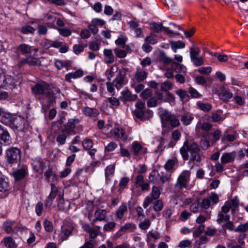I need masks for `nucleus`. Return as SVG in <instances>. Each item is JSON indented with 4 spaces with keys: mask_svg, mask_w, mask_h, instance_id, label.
I'll use <instances>...</instances> for the list:
<instances>
[{
    "mask_svg": "<svg viewBox=\"0 0 248 248\" xmlns=\"http://www.w3.org/2000/svg\"><path fill=\"white\" fill-rule=\"evenodd\" d=\"M17 49L23 54H31L32 50H34L35 52L38 51L37 48L33 49L31 46L26 44H22L19 45Z\"/></svg>",
    "mask_w": 248,
    "mask_h": 248,
    "instance_id": "21",
    "label": "nucleus"
},
{
    "mask_svg": "<svg viewBox=\"0 0 248 248\" xmlns=\"http://www.w3.org/2000/svg\"><path fill=\"white\" fill-rule=\"evenodd\" d=\"M219 97L223 101L227 102L232 98L233 94L229 90L223 89L219 93Z\"/></svg>",
    "mask_w": 248,
    "mask_h": 248,
    "instance_id": "24",
    "label": "nucleus"
},
{
    "mask_svg": "<svg viewBox=\"0 0 248 248\" xmlns=\"http://www.w3.org/2000/svg\"><path fill=\"white\" fill-rule=\"evenodd\" d=\"M147 75V72H146L144 70H140L137 68L135 77L136 79L138 81L140 82L146 78Z\"/></svg>",
    "mask_w": 248,
    "mask_h": 248,
    "instance_id": "30",
    "label": "nucleus"
},
{
    "mask_svg": "<svg viewBox=\"0 0 248 248\" xmlns=\"http://www.w3.org/2000/svg\"><path fill=\"white\" fill-rule=\"evenodd\" d=\"M43 224L46 231L51 232L53 231V227L52 223L49 221L47 218H45L44 220Z\"/></svg>",
    "mask_w": 248,
    "mask_h": 248,
    "instance_id": "47",
    "label": "nucleus"
},
{
    "mask_svg": "<svg viewBox=\"0 0 248 248\" xmlns=\"http://www.w3.org/2000/svg\"><path fill=\"white\" fill-rule=\"evenodd\" d=\"M150 26L151 29L156 32H159L162 30L163 26L155 22L150 24Z\"/></svg>",
    "mask_w": 248,
    "mask_h": 248,
    "instance_id": "56",
    "label": "nucleus"
},
{
    "mask_svg": "<svg viewBox=\"0 0 248 248\" xmlns=\"http://www.w3.org/2000/svg\"><path fill=\"white\" fill-rule=\"evenodd\" d=\"M116 47H124V36L120 35L115 41Z\"/></svg>",
    "mask_w": 248,
    "mask_h": 248,
    "instance_id": "59",
    "label": "nucleus"
},
{
    "mask_svg": "<svg viewBox=\"0 0 248 248\" xmlns=\"http://www.w3.org/2000/svg\"><path fill=\"white\" fill-rule=\"evenodd\" d=\"M212 69L210 66L202 67L199 68L198 71L201 74L209 75L211 72Z\"/></svg>",
    "mask_w": 248,
    "mask_h": 248,
    "instance_id": "57",
    "label": "nucleus"
},
{
    "mask_svg": "<svg viewBox=\"0 0 248 248\" xmlns=\"http://www.w3.org/2000/svg\"><path fill=\"white\" fill-rule=\"evenodd\" d=\"M0 142L5 145H9L12 142L11 138L8 131L0 124Z\"/></svg>",
    "mask_w": 248,
    "mask_h": 248,
    "instance_id": "10",
    "label": "nucleus"
},
{
    "mask_svg": "<svg viewBox=\"0 0 248 248\" xmlns=\"http://www.w3.org/2000/svg\"><path fill=\"white\" fill-rule=\"evenodd\" d=\"M161 187L155 186H153L151 195L154 200H156L159 197L161 193Z\"/></svg>",
    "mask_w": 248,
    "mask_h": 248,
    "instance_id": "40",
    "label": "nucleus"
},
{
    "mask_svg": "<svg viewBox=\"0 0 248 248\" xmlns=\"http://www.w3.org/2000/svg\"><path fill=\"white\" fill-rule=\"evenodd\" d=\"M83 76V71L80 70H78L74 72L69 73L65 76V80L71 82V79H75L81 77Z\"/></svg>",
    "mask_w": 248,
    "mask_h": 248,
    "instance_id": "20",
    "label": "nucleus"
},
{
    "mask_svg": "<svg viewBox=\"0 0 248 248\" xmlns=\"http://www.w3.org/2000/svg\"><path fill=\"white\" fill-rule=\"evenodd\" d=\"M1 243H3L7 248H16L17 245L16 244L15 241L11 237H4Z\"/></svg>",
    "mask_w": 248,
    "mask_h": 248,
    "instance_id": "26",
    "label": "nucleus"
},
{
    "mask_svg": "<svg viewBox=\"0 0 248 248\" xmlns=\"http://www.w3.org/2000/svg\"><path fill=\"white\" fill-rule=\"evenodd\" d=\"M188 93L190 94V96L192 98H199L202 97V95L199 93L198 91L195 88L190 87L189 88L188 90Z\"/></svg>",
    "mask_w": 248,
    "mask_h": 248,
    "instance_id": "44",
    "label": "nucleus"
},
{
    "mask_svg": "<svg viewBox=\"0 0 248 248\" xmlns=\"http://www.w3.org/2000/svg\"><path fill=\"white\" fill-rule=\"evenodd\" d=\"M189 52H190V57L191 60H194V59L198 58L199 57L200 53H201V50L199 48H194L191 47L189 48Z\"/></svg>",
    "mask_w": 248,
    "mask_h": 248,
    "instance_id": "39",
    "label": "nucleus"
},
{
    "mask_svg": "<svg viewBox=\"0 0 248 248\" xmlns=\"http://www.w3.org/2000/svg\"><path fill=\"white\" fill-rule=\"evenodd\" d=\"M193 119V115L189 112L184 113L181 117L182 122L184 125H186L190 124Z\"/></svg>",
    "mask_w": 248,
    "mask_h": 248,
    "instance_id": "25",
    "label": "nucleus"
},
{
    "mask_svg": "<svg viewBox=\"0 0 248 248\" xmlns=\"http://www.w3.org/2000/svg\"><path fill=\"white\" fill-rule=\"evenodd\" d=\"M156 96L158 98V100L162 102H167L170 103H173L175 100V98L173 94L170 92H166L164 94L160 93H156Z\"/></svg>",
    "mask_w": 248,
    "mask_h": 248,
    "instance_id": "13",
    "label": "nucleus"
},
{
    "mask_svg": "<svg viewBox=\"0 0 248 248\" xmlns=\"http://www.w3.org/2000/svg\"><path fill=\"white\" fill-rule=\"evenodd\" d=\"M57 205L60 210H64L69 206V203L67 201L65 202L62 197L60 196Z\"/></svg>",
    "mask_w": 248,
    "mask_h": 248,
    "instance_id": "36",
    "label": "nucleus"
},
{
    "mask_svg": "<svg viewBox=\"0 0 248 248\" xmlns=\"http://www.w3.org/2000/svg\"><path fill=\"white\" fill-rule=\"evenodd\" d=\"M95 218L92 222V225H94L96 221H107V211L104 209H98L94 212Z\"/></svg>",
    "mask_w": 248,
    "mask_h": 248,
    "instance_id": "14",
    "label": "nucleus"
},
{
    "mask_svg": "<svg viewBox=\"0 0 248 248\" xmlns=\"http://www.w3.org/2000/svg\"><path fill=\"white\" fill-rule=\"evenodd\" d=\"M180 153L184 160H188V164H192L191 169L194 165L199 166L203 158L199 146L195 143L189 144L187 139L184 141L180 149Z\"/></svg>",
    "mask_w": 248,
    "mask_h": 248,
    "instance_id": "1",
    "label": "nucleus"
},
{
    "mask_svg": "<svg viewBox=\"0 0 248 248\" xmlns=\"http://www.w3.org/2000/svg\"><path fill=\"white\" fill-rule=\"evenodd\" d=\"M113 134L114 137L120 140H124V130L118 124H115L113 130Z\"/></svg>",
    "mask_w": 248,
    "mask_h": 248,
    "instance_id": "23",
    "label": "nucleus"
},
{
    "mask_svg": "<svg viewBox=\"0 0 248 248\" xmlns=\"http://www.w3.org/2000/svg\"><path fill=\"white\" fill-rule=\"evenodd\" d=\"M14 78L8 75H5L2 68L0 67V88L12 89L15 87Z\"/></svg>",
    "mask_w": 248,
    "mask_h": 248,
    "instance_id": "4",
    "label": "nucleus"
},
{
    "mask_svg": "<svg viewBox=\"0 0 248 248\" xmlns=\"http://www.w3.org/2000/svg\"><path fill=\"white\" fill-rule=\"evenodd\" d=\"M76 225L72 222L66 221L61 227V236L62 240H65L70 236L74 232Z\"/></svg>",
    "mask_w": 248,
    "mask_h": 248,
    "instance_id": "6",
    "label": "nucleus"
},
{
    "mask_svg": "<svg viewBox=\"0 0 248 248\" xmlns=\"http://www.w3.org/2000/svg\"><path fill=\"white\" fill-rule=\"evenodd\" d=\"M205 226L203 224H200L198 228L193 232L194 237H198L204 230Z\"/></svg>",
    "mask_w": 248,
    "mask_h": 248,
    "instance_id": "64",
    "label": "nucleus"
},
{
    "mask_svg": "<svg viewBox=\"0 0 248 248\" xmlns=\"http://www.w3.org/2000/svg\"><path fill=\"white\" fill-rule=\"evenodd\" d=\"M28 169L26 165H23L19 169L14 171L12 174L15 181H19L25 178L27 173Z\"/></svg>",
    "mask_w": 248,
    "mask_h": 248,
    "instance_id": "12",
    "label": "nucleus"
},
{
    "mask_svg": "<svg viewBox=\"0 0 248 248\" xmlns=\"http://www.w3.org/2000/svg\"><path fill=\"white\" fill-rule=\"evenodd\" d=\"M219 201L217 194L212 193L210 195L202 199L201 207L205 209L209 208L212 205L217 203Z\"/></svg>",
    "mask_w": 248,
    "mask_h": 248,
    "instance_id": "7",
    "label": "nucleus"
},
{
    "mask_svg": "<svg viewBox=\"0 0 248 248\" xmlns=\"http://www.w3.org/2000/svg\"><path fill=\"white\" fill-rule=\"evenodd\" d=\"M114 52L116 57L119 58H124V47H116Z\"/></svg>",
    "mask_w": 248,
    "mask_h": 248,
    "instance_id": "54",
    "label": "nucleus"
},
{
    "mask_svg": "<svg viewBox=\"0 0 248 248\" xmlns=\"http://www.w3.org/2000/svg\"><path fill=\"white\" fill-rule=\"evenodd\" d=\"M160 117L163 125H164V122H170L172 127L178 126L180 124L178 117L175 115L171 114L167 111L163 112L160 115Z\"/></svg>",
    "mask_w": 248,
    "mask_h": 248,
    "instance_id": "5",
    "label": "nucleus"
},
{
    "mask_svg": "<svg viewBox=\"0 0 248 248\" xmlns=\"http://www.w3.org/2000/svg\"><path fill=\"white\" fill-rule=\"evenodd\" d=\"M46 89V85L45 84L36 83L31 87V91L35 95L43 94Z\"/></svg>",
    "mask_w": 248,
    "mask_h": 248,
    "instance_id": "17",
    "label": "nucleus"
},
{
    "mask_svg": "<svg viewBox=\"0 0 248 248\" xmlns=\"http://www.w3.org/2000/svg\"><path fill=\"white\" fill-rule=\"evenodd\" d=\"M79 122L78 119H69L66 124L64 125V128L62 130V132H65L70 135L75 134L74 129L76 125Z\"/></svg>",
    "mask_w": 248,
    "mask_h": 248,
    "instance_id": "9",
    "label": "nucleus"
},
{
    "mask_svg": "<svg viewBox=\"0 0 248 248\" xmlns=\"http://www.w3.org/2000/svg\"><path fill=\"white\" fill-rule=\"evenodd\" d=\"M114 173V166L113 165L108 166L105 170V177L107 181L113 175Z\"/></svg>",
    "mask_w": 248,
    "mask_h": 248,
    "instance_id": "33",
    "label": "nucleus"
},
{
    "mask_svg": "<svg viewBox=\"0 0 248 248\" xmlns=\"http://www.w3.org/2000/svg\"><path fill=\"white\" fill-rule=\"evenodd\" d=\"M230 219V216L229 215L225 214L223 213L219 212L218 214L217 221L218 223H222L223 222L229 221Z\"/></svg>",
    "mask_w": 248,
    "mask_h": 248,
    "instance_id": "38",
    "label": "nucleus"
},
{
    "mask_svg": "<svg viewBox=\"0 0 248 248\" xmlns=\"http://www.w3.org/2000/svg\"><path fill=\"white\" fill-rule=\"evenodd\" d=\"M113 83L115 84V87L118 90L120 89L124 84V77L121 75L115 78Z\"/></svg>",
    "mask_w": 248,
    "mask_h": 248,
    "instance_id": "41",
    "label": "nucleus"
},
{
    "mask_svg": "<svg viewBox=\"0 0 248 248\" xmlns=\"http://www.w3.org/2000/svg\"><path fill=\"white\" fill-rule=\"evenodd\" d=\"M171 68L173 71L176 73H185L186 70V66L177 62L172 63Z\"/></svg>",
    "mask_w": 248,
    "mask_h": 248,
    "instance_id": "29",
    "label": "nucleus"
},
{
    "mask_svg": "<svg viewBox=\"0 0 248 248\" xmlns=\"http://www.w3.org/2000/svg\"><path fill=\"white\" fill-rule=\"evenodd\" d=\"M21 32L26 34L29 33L33 34L35 31V29L30 25H25L21 29Z\"/></svg>",
    "mask_w": 248,
    "mask_h": 248,
    "instance_id": "45",
    "label": "nucleus"
},
{
    "mask_svg": "<svg viewBox=\"0 0 248 248\" xmlns=\"http://www.w3.org/2000/svg\"><path fill=\"white\" fill-rule=\"evenodd\" d=\"M153 115V111L150 110H148L147 112H144L143 111H142L141 110L139 111L138 112H137L136 113L137 117L139 118H141V119L146 118H149L150 117H152Z\"/></svg>",
    "mask_w": 248,
    "mask_h": 248,
    "instance_id": "37",
    "label": "nucleus"
},
{
    "mask_svg": "<svg viewBox=\"0 0 248 248\" xmlns=\"http://www.w3.org/2000/svg\"><path fill=\"white\" fill-rule=\"evenodd\" d=\"M9 187L8 182L5 180L1 174L0 176V192H5L9 190Z\"/></svg>",
    "mask_w": 248,
    "mask_h": 248,
    "instance_id": "31",
    "label": "nucleus"
},
{
    "mask_svg": "<svg viewBox=\"0 0 248 248\" xmlns=\"http://www.w3.org/2000/svg\"><path fill=\"white\" fill-rule=\"evenodd\" d=\"M21 152L20 150L16 147L8 149L5 153L6 164L10 167L14 165L18 166L21 159Z\"/></svg>",
    "mask_w": 248,
    "mask_h": 248,
    "instance_id": "3",
    "label": "nucleus"
},
{
    "mask_svg": "<svg viewBox=\"0 0 248 248\" xmlns=\"http://www.w3.org/2000/svg\"><path fill=\"white\" fill-rule=\"evenodd\" d=\"M161 102L160 100H158L155 95V97H151L147 101V104L149 107H154L156 106L158 103Z\"/></svg>",
    "mask_w": 248,
    "mask_h": 248,
    "instance_id": "48",
    "label": "nucleus"
},
{
    "mask_svg": "<svg viewBox=\"0 0 248 248\" xmlns=\"http://www.w3.org/2000/svg\"><path fill=\"white\" fill-rule=\"evenodd\" d=\"M227 204L229 205L232 212H234L238 207L239 204V200L237 197H234L230 201L226 202Z\"/></svg>",
    "mask_w": 248,
    "mask_h": 248,
    "instance_id": "32",
    "label": "nucleus"
},
{
    "mask_svg": "<svg viewBox=\"0 0 248 248\" xmlns=\"http://www.w3.org/2000/svg\"><path fill=\"white\" fill-rule=\"evenodd\" d=\"M15 221L12 220H6L3 224V229L7 233H11L14 232L12 227L14 225Z\"/></svg>",
    "mask_w": 248,
    "mask_h": 248,
    "instance_id": "28",
    "label": "nucleus"
},
{
    "mask_svg": "<svg viewBox=\"0 0 248 248\" xmlns=\"http://www.w3.org/2000/svg\"><path fill=\"white\" fill-rule=\"evenodd\" d=\"M104 55L105 57L104 62L107 64H110L114 62L115 57L113 54V52L110 49H105L103 51Z\"/></svg>",
    "mask_w": 248,
    "mask_h": 248,
    "instance_id": "19",
    "label": "nucleus"
},
{
    "mask_svg": "<svg viewBox=\"0 0 248 248\" xmlns=\"http://www.w3.org/2000/svg\"><path fill=\"white\" fill-rule=\"evenodd\" d=\"M14 117L9 113H5L3 111L0 116V121L4 124L11 126Z\"/></svg>",
    "mask_w": 248,
    "mask_h": 248,
    "instance_id": "22",
    "label": "nucleus"
},
{
    "mask_svg": "<svg viewBox=\"0 0 248 248\" xmlns=\"http://www.w3.org/2000/svg\"><path fill=\"white\" fill-rule=\"evenodd\" d=\"M58 189L56 186L53 184H51V192L46 201L45 205L46 207H50L52 204V201L57 195Z\"/></svg>",
    "mask_w": 248,
    "mask_h": 248,
    "instance_id": "16",
    "label": "nucleus"
},
{
    "mask_svg": "<svg viewBox=\"0 0 248 248\" xmlns=\"http://www.w3.org/2000/svg\"><path fill=\"white\" fill-rule=\"evenodd\" d=\"M160 237V235L159 233L155 231H150L149 232L148 234V239L152 240H157Z\"/></svg>",
    "mask_w": 248,
    "mask_h": 248,
    "instance_id": "58",
    "label": "nucleus"
},
{
    "mask_svg": "<svg viewBox=\"0 0 248 248\" xmlns=\"http://www.w3.org/2000/svg\"><path fill=\"white\" fill-rule=\"evenodd\" d=\"M151 222L149 220L145 219L139 224V227L142 230H147L150 227Z\"/></svg>",
    "mask_w": 248,
    "mask_h": 248,
    "instance_id": "62",
    "label": "nucleus"
},
{
    "mask_svg": "<svg viewBox=\"0 0 248 248\" xmlns=\"http://www.w3.org/2000/svg\"><path fill=\"white\" fill-rule=\"evenodd\" d=\"M236 156V153L235 152L225 153L223 154L221 156V163L223 164L232 163L234 160Z\"/></svg>",
    "mask_w": 248,
    "mask_h": 248,
    "instance_id": "15",
    "label": "nucleus"
},
{
    "mask_svg": "<svg viewBox=\"0 0 248 248\" xmlns=\"http://www.w3.org/2000/svg\"><path fill=\"white\" fill-rule=\"evenodd\" d=\"M41 46L45 49H48L52 46V41L44 39L41 43Z\"/></svg>",
    "mask_w": 248,
    "mask_h": 248,
    "instance_id": "63",
    "label": "nucleus"
},
{
    "mask_svg": "<svg viewBox=\"0 0 248 248\" xmlns=\"http://www.w3.org/2000/svg\"><path fill=\"white\" fill-rule=\"evenodd\" d=\"M201 207V203L199 201H197L194 202L190 205V210L193 213H197L199 211L200 208Z\"/></svg>",
    "mask_w": 248,
    "mask_h": 248,
    "instance_id": "51",
    "label": "nucleus"
},
{
    "mask_svg": "<svg viewBox=\"0 0 248 248\" xmlns=\"http://www.w3.org/2000/svg\"><path fill=\"white\" fill-rule=\"evenodd\" d=\"M115 226L116 223L114 222H108L104 225L103 230L105 232L110 231L115 228Z\"/></svg>",
    "mask_w": 248,
    "mask_h": 248,
    "instance_id": "61",
    "label": "nucleus"
},
{
    "mask_svg": "<svg viewBox=\"0 0 248 248\" xmlns=\"http://www.w3.org/2000/svg\"><path fill=\"white\" fill-rule=\"evenodd\" d=\"M190 175L191 173L189 170H185L178 177L173 189V193L176 198H179L183 192V189L187 187Z\"/></svg>",
    "mask_w": 248,
    "mask_h": 248,
    "instance_id": "2",
    "label": "nucleus"
},
{
    "mask_svg": "<svg viewBox=\"0 0 248 248\" xmlns=\"http://www.w3.org/2000/svg\"><path fill=\"white\" fill-rule=\"evenodd\" d=\"M198 108L204 112H208L211 110L212 106L210 103H204L201 101H198L197 103Z\"/></svg>",
    "mask_w": 248,
    "mask_h": 248,
    "instance_id": "34",
    "label": "nucleus"
},
{
    "mask_svg": "<svg viewBox=\"0 0 248 248\" xmlns=\"http://www.w3.org/2000/svg\"><path fill=\"white\" fill-rule=\"evenodd\" d=\"M83 148L85 150H90L93 146V141L89 139H85L82 143Z\"/></svg>",
    "mask_w": 248,
    "mask_h": 248,
    "instance_id": "42",
    "label": "nucleus"
},
{
    "mask_svg": "<svg viewBox=\"0 0 248 248\" xmlns=\"http://www.w3.org/2000/svg\"><path fill=\"white\" fill-rule=\"evenodd\" d=\"M175 93L180 97L182 101L187 100L189 98L187 92L184 90H178L175 92Z\"/></svg>",
    "mask_w": 248,
    "mask_h": 248,
    "instance_id": "43",
    "label": "nucleus"
},
{
    "mask_svg": "<svg viewBox=\"0 0 248 248\" xmlns=\"http://www.w3.org/2000/svg\"><path fill=\"white\" fill-rule=\"evenodd\" d=\"M10 127L14 129L21 131L25 127V121L20 117L14 118Z\"/></svg>",
    "mask_w": 248,
    "mask_h": 248,
    "instance_id": "11",
    "label": "nucleus"
},
{
    "mask_svg": "<svg viewBox=\"0 0 248 248\" xmlns=\"http://www.w3.org/2000/svg\"><path fill=\"white\" fill-rule=\"evenodd\" d=\"M212 127V124L209 123H198L196 125L197 130H202L206 131H209Z\"/></svg>",
    "mask_w": 248,
    "mask_h": 248,
    "instance_id": "35",
    "label": "nucleus"
},
{
    "mask_svg": "<svg viewBox=\"0 0 248 248\" xmlns=\"http://www.w3.org/2000/svg\"><path fill=\"white\" fill-rule=\"evenodd\" d=\"M132 151L136 155L145 154L147 152V149L143 148L140 143L137 141H134L132 144Z\"/></svg>",
    "mask_w": 248,
    "mask_h": 248,
    "instance_id": "18",
    "label": "nucleus"
},
{
    "mask_svg": "<svg viewBox=\"0 0 248 248\" xmlns=\"http://www.w3.org/2000/svg\"><path fill=\"white\" fill-rule=\"evenodd\" d=\"M45 176L46 179L48 181H50V178L51 177H52L53 178H55L56 175L52 171V170L51 168H48V170L45 172Z\"/></svg>",
    "mask_w": 248,
    "mask_h": 248,
    "instance_id": "60",
    "label": "nucleus"
},
{
    "mask_svg": "<svg viewBox=\"0 0 248 248\" xmlns=\"http://www.w3.org/2000/svg\"><path fill=\"white\" fill-rule=\"evenodd\" d=\"M172 87V84L170 81H165L162 83L161 86V90L162 91L168 92V91L171 89Z\"/></svg>",
    "mask_w": 248,
    "mask_h": 248,
    "instance_id": "50",
    "label": "nucleus"
},
{
    "mask_svg": "<svg viewBox=\"0 0 248 248\" xmlns=\"http://www.w3.org/2000/svg\"><path fill=\"white\" fill-rule=\"evenodd\" d=\"M210 135L213 136V139L211 140V142H212V144H213L214 142L219 140L220 139L221 136V131L219 130H217L214 132L211 133Z\"/></svg>",
    "mask_w": 248,
    "mask_h": 248,
    "instance_id": "49",
    "label": "nucleus"
},
{
    "mask_svg": "<svg viewBox=\"0 0 248 248\" xmlns=\"http://www.w3.org/2000/svg\"><path fill=\"white\" fill-rule=\"evenodd\" d=\"M48 161H44L42 158L37 157L32 160L31 165L34 170L42 174L44 172L45 168L48 165Z\"/></svg>",
    "mask_w": 248,
    "mask_h": 248,
    "instance_id": "8",
    "label": "nucleus"
},
{
    "mask_svg": "<svg viewBox=\"0 0 248 248\" xmlns=\"http://www.w3.org/2000/svg\"><path fill=\"white\" fill-rule=\"evenodd\" d=\"M101 227L96 226L93 229H92L91 232H90V238L91 239H95L98 234Z\"/></svg>",
    "mask_w": 248,
    "mask_h": 248,
    "instance_id": "53",
    "label": "nucleus"
},
{
    "mask_svg": "<svg viewBox=\"0 0 248 248\" xmlns=\"http://www.w3.org/2000/svg\"><path fill=\"white\" fill-rule=\"evenodd\" d=\"M26 62L30 65H36L39 63L38 59L33 57H28L25 59Z\"/></svg>",
    "mask_w": 248,
    "mask_h": 248,
    "instance_id": "55",
    "label": "nucleus"
},
{
    "mask_svg": "<svg viewBox=\"0 0 248 248\" xmlns=\"http://www.w3.org/2000/svg\"><path fill=\"white\" fill-rule=\"evenodd\" d=\"M234 231L235 232H244L248 231V222L239 225L237 228H235Z\"/></svg>",
    "mask_w": 248,
    "mask_h": 248,
    "instance_id": "46",
    "label": "nucleus"
},
{
    "mask_svg": "<svg viewBox=\"0 0 248 248\" xmlns=\"http://www.w3.org/2000/svg\"><path fill=\"white\" fill-rule=\"evenodd\" d=\"M67 138L65 132H62V134H60L58 135L56 138V141L61 145L65 144V141Z\"/></svg>",
    "mask_w": 248,
    "mask_h": 248,
    "instance_id": "52",
    "label": "nucleus"
},
{
    "mask_svg": "<svg viewBox=\"0 0 248 248\" xmlns=\"http://www.w3.org/2000/svg\"><path fill=\"white\" fill-rule=\"evenodd\" d=\"M83 112L85 115L89 116L95 117L99 114L98 110L95 108L85 107L83 108Z\"/></svg>",
    "mask_w": 248,
    "mask_h": 248,
    "instance_id": "27",
    "label": "nucleus"
}]
</instances>
